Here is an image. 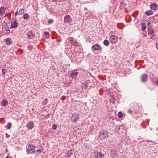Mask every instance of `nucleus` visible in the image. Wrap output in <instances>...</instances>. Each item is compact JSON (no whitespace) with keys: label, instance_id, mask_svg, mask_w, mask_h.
<instances>
[{"label":"nucleus","instance_id":"obj_1","mask_svg":"<svg viewBox=\"0 0 158 158\" xmlns=\"http://www.w3.org/2000/svg\"><path fill=\"white\" fill-rule=\"evenodd\" d=\"M79 115L77 113H73L71 118V121L72 122L75 123L79 119Z\"/></svg>","mask_w":158,"mask_h":158},{"label":"nucleus","instance_id":"obj_2","mask_svg":"<svg viewBox=\"0 0 158 158\" xmlns=\"http://www.w3.org/2000/svg\"><path fill=\"white\" fill-rule=\"evenodd\" d=\"M107 132L105 130H102L99 133V137L101 139H104L108 137Z\"/></svg>","mask_w":158,"mask_h":158},{"label":"nucleus","instance_id":"obj_3","mask_svg":"<svg viewBox=\"0 0 158 158\" xmlns=\"http://www.w3.org/2000/svg\"><path fill=\"white\" fill-rule=\"evenodd\" d=\"M118 40V37L115 35H112L109 38V40L112 44L116 43Z\"/></svg>","mask_w":158,"mask_h":158},{"label":"nucleus","instance_id":"obj_4","mask_svg":"<svg viewBox=\"0 0 158 158\" xmlns=\"http://www.w3.org/2000/svg\"><path fill=\"white\" fill-rule=\"evenodd\" d=\"M2 26L3 27V30L4 31H6V33H8L10 32L9 28L6 23H3Z\"/></svg>","mask_w":158,"mask_h":158},{"label":"nucleus","instance_id":"obj_5","mask_svg":"<svg viewBox=\"0 0 158 158\" xmlns=\"http://www.w3.org/2000/svg\"><path fill=\"white\" fill-rule=\"evenodd\" d=\"M68 39L70 42V43L73 45L77 46L78 45V43L76 40L73 39V37H69Z\"/></svg>","mask_w":158,"mask_h":158},{"label":"nucleus","instance_id":"obj_6","mask_svg":"<svg viewBox=\"0 0 158 158\" xmlns=\"http://www.w3.org/2000/svg\"><path fill=\"white\" fill-rule=\"evenodd\" d=\"M72 19L70 16L69 15H66L64 18V21L65 23H69L71 22Z\"/></svg>","mask_w":158,"mask_h":158},{"label":"nucleus","instance_id":"obj_7","mask_svg":"<svg viewBox=\"0 0 158 158\" xmlns=\"http://www.w3.org/2000/svg\"><path fill=\"white\" fill-rule=\"evenodd\" d=\"M110 155L112 158H115L117 156L116 151L114 149L111 150L110 151Z\"/></svg>","mask_w":158,"mask_h":158},{"label":"nucleus","instance_id":"obj_8","mask_svg":"<svg viewBox=\"0 0 158 158\" xmlns=\"http://www.w3.org/2000/svg\"><path fill=\"white\" fill-rule=\"evenodd\" d=\"M28 150L31 153H33L35 152V147L32 145H29L28 148Z\"/></svg>","mask_w":158,"mask_h":158},{"label":"nucleus","instance_id":"obj_9","mask_svg":"<svg viewBox=\"0 0 158 158\" xmlns=\"http://www.w3.org/2000/svg\"><path fill=\"white\" fill-rule=\"evenodd\" d=\"M26 127L29 129H32L34 127V123L30 121L26 125Z\"/></svg>","mask_w":158,"mask_h":158},{"label":"nucleus","instance_id":"obj_10","mask_svg":"<svg viewBox=\"0 0 158 158\" xmlns=\"http://www.w3.org/2000/svg\"><path fill=\"white\" fill-rule=\"evenodd\" d=\"M151 9L154 11H156L158 9L157 5L156 3L151 4L150 5Z\"/></svg>","mask_w":158,"mask_h":158},{"label":"nucleus","instance_id":"obj_11","mask_svg":"<svg viewBox=\"0 0 158 158\" xmlns=\"http://www.w3.org/2000/svg\"><path fill=\"white\" fill-rule=\"evenodd\" d=\"M147 76L146 74H143L141 77V80L143 82H146L147 80Z\"/></svg>","mask_w":158,"mask_h":158},{"label":"nucleus","instance_id":"obj_12","mask_svg":"<svg viewBox=\"0 0 158 158\" xmlns=\"http://www.w3.org/2000/svg\"><path fill=\"white\" fill-rule=\"evenodd\" d=\"M6 44L10 45L12 43V40L10 38H7L4 40Z\"/></svg>","mask_w":158,"mask_h":158},{"label":"nucleus","instance_id":"obj_13","mask_svg":"<svg viewBox=\"0 0 158 158\" xmlns=\"http://www.w3.org/2000/svg\"><path fill=\"white\" fill-rule=\"evenodd\" d=\"M78 74V72H73L70 73V76L71 78H75L76 77Z\"/></svg>","mask_w":158,"mask_h":158},{"label":"nucleus","instance_id":"obj_14","mask_svg":"<svg viewBox=\"0 0 158 158\" xmlns=\"http://www.w3.org/2000/svg\"><path fill=\"white\" fill-rule=\"evenodd\" d=\"M104 156V155L100 152H98L97 154L95 155V158H102Z\"/></svg>","mask_w":158,"mask_h":158},{"label":"nucleus","instance_id":"obj_15","mask_svg":"<svg viewBox=\"0 0 158 158\" xmlns=\"http://www.w3.org/2000/svg\"><path fill=\"white\" fill-rule=\"evenodd\" d=\"M100 48V46L99 44H96L95 45H93L92 47V49H93L95 51L99 50Z\"/></svg>","mask_w":158,"mask_h":158},{"label":"nucleus","instance_id":"obj_16","mask_svg":"<svg viewBox=\"0 0 158 158\" xmlns=\"http://www.w3.org/2000/svg\"><path fill=\"white\" fill-rule=\"evenodd\" d=\"M18 23L16 21H15L12 23L11 27V28H16L17 27Z\"/></svg>","mask_w":158,"mask_h":158},{"label":"nucleus","instance_id":"obj_17","mask_svg":"<svg viewBox=\"0 0 158 158\" xmlns=\"http://www.w3.org/2000/svg\"><path fill=\"white\" fill-rule=\"evenodd\" d=\"M35 36L34 34L32 33L31 32H30L27 34V36L29 39H31L34 38Z\"/></svg>","mask_w":158,"mask_h":158},{"label":"nucleus","instance_id":"obj_18","mask_svg":"<svg viewBox=\"0 0 158 158\" xmlns=\"http://www.w3.org/2000/svg\"><path fill=\"white\" fill-rule=\"evenodd\" d=\"M5 13V8L1 7L0 8V15L2 16Z\"/></svg>","mask_w":158,"mask_h":158},{"label":"nucleus","instance_id":"obj_19","mask_svg":"<svg viewBox=\"0 0 158 158\" xmlns=\"http://www.w3.org/2000/svg\"><path fill=\"white\" fill-rule=\"evenodd\" d=\"M8 103V101L6 99H4L2 102V106H6Z\"/></svg>","mask_w":158,"mask_h":158},{"label":"nucleus","instance_id":"obj_20","mask_svg":"<svg viewBox=\"0 0 158 158\" xmlns=\"http://www.w3.org/2000/svg\"><path fill=\"white\" fill-rule=\"evenodd\" d=\"M141 25L142 26L141 30L142 31H145L146 28V26L145 23L144 22H143L141 24Z\"/></svg>","mask_w":158,"mask_h":158},{"label":"nucleus","instance_id":"obj_21","mask_svg":"<svg viewBox=\"0 0 158 158\" xmlns=\"http://www.w3.org/2000/svg\"><path fill=\"white\" fill-rule=\"evenodd\" d=\"M153 12L152 10H150L149 11H147L146 12L145 14L147 16H150L153 14Z\"/></svg>","mask_w":158,"mask_h":158},{"label":"nucleus","instance_id":"obj_22","mask_svg":"<svg viewBox=\"0 0 158 158\" xmlns=\"http://www.w3.org/2000/svg\"><path fill=\"white\" fill-rule=\"evenodd\" d=\"M73 154V152L72 150H68L67 152V155L68 157H70Z\"/></svg>","mask_w":158,"mask_h":158},{"label":"nucleus","instance_id":"obj_23","mask_svg":"<svg viewBox=\"0 0 158 158\" xmlns=\"http://www.w3.org/2000/svg\"><path fill=\"white\" fill-rule=\"evenodd\" d=\"M12 125V123L10 122H9L7 123L6 126L5 127L6 128L8 129H10L11 128Z\"/></svg>","mask_w":158,"mask_h":158},{"label":"nucleus","instance_id":"obj_24","mask_svg":"<svg viewBox=\"0 0 158 158\" xmlns=\"http://www.w3.org/2000/svg\"><path fill=\"white\" fill-rule=\"evenodd\" d=\"M103 44L106 46H108L109 45V42L107 40H105L103 41Z\"/></svg>","mask_w":158,"mask_h":158},{"label":"nucleus","instance_id":"obj_25","mask_svg":"<svg viewBox=\"0 0 158 158\" xmlns=\"http://www.w3.org/2000/svg\"><path fill=\"white\" fill-rule=\"evenodd\" d=\"M44 36L46 38H48L49 36V34L48 32H45L44 34Z\"/></svg>","mask_w":158,"mask_h":158},{"label":"nucleus","instance_id":"obj_26","mask_svg":"<svg viewBox=\"0 0 158 158\" xmlns=\"http://www.w3.org/2000/svg\"><path fill=\"white\" fill-rule=\"evenodd\" d=\"M24 12V10L23 9H21L20 10L19 12V15H22L23 14Z\"/></svg>","mask_w":158,"mask_h":158},{"label":"nucleus","instance_id":"obj_27","mask_svg":"<svg viewBox=\"0 0 158 158\" xmlns=\"http://www.w3.org/2000/svg\"><path fill=\"white\" fill-rule=\"evenodd\" d=\"M23 18L25 19H27L29 17V15L27 14H25L23 16Z\"/></svg>","mask_w":158,"mask_h":158},{"label":"nucleus","instance_id":"obj_28","mask_svg":"<svg viewBox=\"0 0 158 158\" xmlns=\"http://www.w3.org/2000/svg\"><path fill=\"white\" fill-rule=\"evenodd\" d=\"M48 101L47 98H45L44 100L42 101V104L43 105H45L47 103V102Z\"/></svg>","mask_w":158,"mask_h":158},{"label":"nucleus","instance_id":"obj_29","mask_svg":"<svg viewBox=\"0 0 158 158\" xmlns=\"http://www.w3.org/2000/svg\"><path fill=\"white\" fill-rule=\"evenodd\" d=\"M118 116L120 118H122L123 116V114L122 112H119L118 113Z\"/></svg>","mask_w":158,"mask_h":158},{"label":"nucleus","instance_id":"obj_30","mask_svg":"<svg viewBox=\"0 0 158 158\" xmlns=\"http://www.w3.org/2000/svg\"><path fill=\"white\" fill-rule=\"evenodd\" d=\"M2 74L4 76H5V73L6 72V71H5V69H3L2 70Z\"/></svg>","mask_w":158,"mask_h":158},{"label":"nucleus","instance_id":"obj_31","mask_svg":"<svg viewBox=\"0 0 158 158\" xmlns=\"http://www.w3.org/2000/svg\"><path fill=\"white\" fill-rule=\"evenodd\" d=\"M53 22V21L52 19H50L48 21V23L49 24H51Z\"/></svg>","mask_w":158,"mask_h":158},{"label":"nucleus","instance_id":"obj_32","mask_svg":"<svg viewBox=\"0 0 158 158\" xmlns=\"http://www.w3.org/2000/svg\"><path fill=\"white\" fill-rule=\"evenodd\" d=\"M88 87V85L86 84H84V86H83V88L86 89Z\"/></svg>","mask_w":158,"mask_h":158},{"label":"nucleus","instance_id":"obj_33","mask_svg":"<svg viewBox=\"0 0 158 158\" xmlns=\"http://www.w3.org/2000/svg\"><path fill=\"white\" fill-rule=\"evenodd\" d=\"M57 127V126L56 125H54L52 126V128L54 130H56Z\"/></svg>","mask_w":158,"mask_h":158},{"label":"nucleus","instance_id":"obj_34","mask_svg":"<svg viewBox=\"0 0 158 158\" xmlns=\"http://www.w3.org/2000/svg\"><path fill=\"white\" fill-rule=\"evenodd\" d=\"M133 112V111L130 110H128L127 111V112L129 114H131Z\"/></svg>","mask_w":158,"mask_h":158},{"label":"nucleus","instance_id":"obj_35","mask_svg":"<svg viewBox=\"0 0 158 158\" xmlns=\"http://www.w3.org/2000/svg\"><path fill=\"white\" fill-rule=\"evenodd\" d=\"M49 114H48L47 115H46L45 117V118L48 119L49 117Z\"/></svg>","mask_w":158,"mask_h":158},{"label":"nucleus","instance_id":"obj_36","mask_svg":"<svg viewBox=\"0 0 158 158\" xmlns=\"http://www.w3.org/2000/svg\"><path fill=\"white\" fill-rule=\"evenodd\" d=\"M36 151L38 152L39 153H40L41 152V150L40 149H39L36 150Z\"/></svg>","mask_w":158,"mask_h":158},{"label":"nucleus","instance_id":"obj_37","mask_svg":"<svg viewBox=\"0 0 158 158\" xmlns=\"http://www.w3.org/2000/svg\"><path fill=\"white\" fill-rule=\"evenodd\" d=\"M142 34L145 37H146L147 36V34H146L143 33Z\"/></svg>","mask_w":158,"mask_h":158},{"label":"nucleus","instance_id":"obj_38","mask_svg":"<svg viewBox=\"0 0 158 158\" xmlns=\"http://www.w3.org/2000/svg\"><path fill=\"white\" fill-rule=\"evenodd\" d=\"M156 48H157V49H158V44L156 43Z\"/></svg>","mask_w":158,"mask_h":158},{"label":"nucleus","instance_id":"obj_39","mask_svg":"<svg viewBox=\"0 0 158 158\" xmlns=\"http://www.w3.org/2000/svg\"><path fill=\"white\" fill-rule=\"evenodd\" d=\"M153 34H154V32L153 31H151V34L153 35Z\"/></svg>","mask_w":158,"mask_h":158},{"label":"nucleus","instance_id":"obj_40","mask_svg":"<svg viewBox=\"0 0 158 158\" xmlns=\"http://www.w3.org/2000/svg\"><path fill=\"white\" fill-rule=\"evenodd\" d=\"M17 13H18V12H16L15 13V16H16L17 15Z\"/></svg>","mask_w":158,"mask_h":158},{"label":"nucleus","instance_id":"obj_41","mask_svg":"<svg viewBox=\"0 0 158 158\" xmlns=\"http://www.w3.org/2000/svg\"><path fill=\"white\" fill-rule=\"evenodd\" d=\"M156 83L157 84V85L158 86V79L156 81Z\"/></svg>","mask_w":158,"mask_h":158},{"label":"nucleus","instance_id":"obj_42","mask_svg":"<svg viewBox=\"0 0 158 158\" xmlns=\"http://www.w3.org/2000/svg\"><path fill=\"white\" fill-rule=\"evenodd\" d=\"M120 127L121 128V127H124L123 126H121Z\"/></svg>","mask_w":158,"mask_h":158},{"label":"nucleus","instance_id":"obj_43","mask_svg":"<svg viewBox=\"0 0 158 158\" xmlns=\"http://www.w3.org/2000/svg\"><path fill=\"white\" fill-rule=\"evenodd\" d=\"M6 15H7V14H6L5 15V16L4 17H6Z\"/></svg>","mask_w":158,"mask_h":158},{"label":"nucleus","instance_id":"obj_44","mask_svg":"<svg viewBox=\"0 0 158 158\" xmlns=\"http://www.w3.org/2000/svg\"><path fill=\"white\" fill-rule=\"evenodd\" d=\"M120 129V128H119L118 129V131H119Z\"/></svg>","mask_w":158,"mask_h":158},{"label":"nucleus","instance_id":"obj_45","mask_svg":"<svg viewBox=\"0 0 158 158\" xmlns=\"http://www.w3.org/2000/svg\"><path fill=\"white\" fill-rule=\"evenodd\" d=\"M6 158H9L8 157H6Z\"/></svg>","mask_w":158,"mask_h":158}]
</instances>
